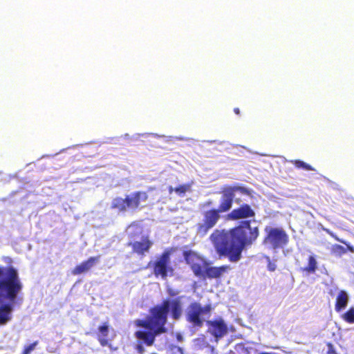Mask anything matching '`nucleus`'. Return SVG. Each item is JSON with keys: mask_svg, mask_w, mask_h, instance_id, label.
<instances>
[{"mask_svg": "<svg viewBox=\"0 0 354 354\" xmlns=\"http://www.w3.org/2000/svg\"><path fill=\"white\" fill-rule=\"evenodd\" d=\"M349 297L345 290H340L336 297L335 304V310L339 313L344 310L348 303Z\"/></svg>", "mask_w": 354, "mask_h": 354, "instance_id": "nucleus-14", "label": "nucleus"}, {"mask_svg": "<svg viewBox=\"0 0 354 354\" xmlns=\"http://www.w3.org/2000/svg\"><path fill=\"white\" fill-rule=\"evenodd\" d=\"M190 187L189 184L180 185L174 189V192L179 196H183L190 189Z\"/></svg>", "mask_w": 354, "mask_h": 354, "instance_id": "nucleus-19", "label": "nucleus"}, {"mask_svg": "<svg viewBox=\"0 0 354 354\" xmlns=\"http://www.w3.org/2000/svg\"><path fill=\"white\" fill-rule=\"evenodd\" d=\"M174 189H175V188H173L171 186H169V187H168L169 193V194H171L173 192H174Z\"/></svg>", "mask_w": 354, "mask_h": 354, "instance_id": "nucleus-25", "label": "nucleus"}, {"mask_svg": "<svg viewBox=\"0 0 354 354\" xmlns=\"http://www.w3.org/2000/svg\"><path fill=\"white\" fill-rule=\"evenodd\" d=\"M146 192L137 191L131 194L126 195L125 198H114L111 203V208L115 209L118 213H124L127 209L136 210L140 208V203L148 200Z\"/></svg>", "mask_w": 354, "mask_h": 354, "instance_id": "nucleus-6", "label": "nucleus"}, {"mask_svg": "<svg viewBox=\"0 0 354 354\" xmlns=\"http://www.w3.org/2000/svg\"><path fill=\"white\" fill-rule=\"evenodd\" d=\"M340 317L348 324H354V307L349 308Z\"/></svg>", "mask_w": 354, "mask_h": 354, "instance_id": "nucleus-17", "label": "nucleus"}, {"mask_svg": "<svg viewBox=\"0 0 354 354\" xmlns=\"http://www.w3.org/2000/svg\"><path fill=\"white\" fill-rule=\"evenodd\" d=\"M207 325L209 327V332L217 339L223 337L227 333V326L221 318L207 321Z\"/></svg>", "mask_w": 354, "mask_h": 354, "instance_id": "nucleus-11", "label": "nucleus"}, {"mask_svg": "<svg viewBox=\"0 0 354 354\" xmlns=\"http://www.w3.org/2000/svg\"><path fill=\"white\" fill-rule=\"evenodd\" d=\"M22 288L17 269L0 266V326L12 319L13 304Z\"/></svg>", "mask_w": 354, "mask_h": 354, "instance_id": "nucleus-3", "label": "nucleus"}, {"mask_svg": "<svg viewBox=\"0 0 354 354\" xmlns=\"http://www.w3.org/2000/svg\"><path fill=\"white\" fill-rule=\"evenodd\" d=\"M288 242V236L281 228H270L263 240L264 243H268L273 249L281 248Z\"/></svg>", "mask_w": 354, "mask_h": 354, "instance_id": "nucleus-9", "label": "nucleus"}, {"mask_svg": "<svg viewBox=\"0 0 354 354\" xmlns=\"http://www.w3.org/2000/svg\"><path fill=\"white\" fill-rule=\"evenodd\" d=\"M183 302L181 297L173 299H164L160 304L156 305L149 309V315L146 319H138L136 325L149 330H137L134 333L135 337L138 340L135 349L140 354H143L145 348L143 344L147 346H152L156 337L167 332L165 324L167 322L168 315L174 320H178L183 315Z\"/></svg>", "mask_w": 354, "mask_h": 354, "instance_id": "nucleus-2", "label": "nucleus"}, {"mask_svg": "<svg viewBox=\"0 0 354 354\" xmlns=\"http://www.w3.org/2000/svg\"><path fill=\"white\" fill-rule=\"evenodd\" d=\"M268 270L273 272L276 270V265L274 263L269 262L268 264Z\"/></svg>", "mask_w": 354, "mask_h": 354, "instance_id": "nucleus-22", "label": "nucleus"}, {"mask_svg": "<svg viewBox=\"0 0 354 354\" xmlns=\"http://www.w3.org/2000/svg\"><path fill=\"white\" fill-rule=\"evenodd\" d=\"M291 162L297 169H303L306 171H315V168H313L309 164L304 162L303 160H292Z\"/></svg>", "mask_w": 354, "mask_h": 354, "instance_id": "nucleus-18", "label": "nucleus"}, {"mask_svg": "<svg viewBox=\"0 0 354 354\" xmlns=\"http://www.w3.org/2000/svg\"><path fill=\"white\" fill-rule=\"evenodd\" d=\"M100 256L91 257L87 260L77 265L71 271L73 275H79L89 271L100 260Z\"/></svg>", "mask_w": 354, "mask_h": 354, "instance_id": "nucleus-12", "label": "nucleus"}, {"mask_svg": "<svg viewBox=\"0 0 354 354\" xmlns=\"http://www.w3.org/2000/svg\"><path fill=\"white\" fill-rule=\"evenodd\" d=\"M183 256L186 263L190 267L194 275L203 279H219L224 273L231 270L230 265L209 266V263L197 252L193 250H185Z\"/></svg>", "mask_w": 354, "mask_h": 354, "instance_id": "nucleus-5", "label": "nucleus"}, {"mask_svg": "<svg viewBox=\"0 0 354 354\" xmlns=\"http://www.w3.org/2000/svg\"><path fill=\"white\" fill-rule=\"evenodd\" d=\"M326 346L328 348L326 354H337V353L336 352V351L331 342H327Z\"/></svg>", "mask_w": 354, "mask_h": 354, "instance_id": "nucleus-21", "label": "nucleus"}, {"mask_svg": "<svg viewBox=\"0 0 354 354\" xmlns=\"http://www.w3.org/2000/svg\"><path fill=\"white\" fill-rule=\"evenodd\" d=\"M332 236L337 241L341 242L346 245V248L343 246L335 244L333 245L330 249L331 254L336 257H342L343 254H346L347 251L354 253V247L347 243L346 241L339 239L337 236L332 234Z\"/></svg>", "mask_w": 354, "mask_h": 354, "instance_id": "nucleus-13", "label": "nucleus"}, {"mask_svg": "<svg viewBox=\"0 0 354 354\" xmlns=\"http://www.w3.org/2000/svg\"><path fill=\"white\" fill-rule=\"evenodd\" d=\"M236 202L237 203H240V200H239V199L236 200Z\"/></svg>", "mask_w": 354, "mask_h": 354, "instance_id": "nucleus-27", "label": "nucleus"}, {"mask_svg": "<svg viewBox=\"0 0 354 354\" xmlns=\"http://www.w3.org/2000/svg\"><path fill=\"white\" fill-rule=\"evenodd\" d=\"M174 248L165 249L156 259L148 263V267H151L153 274L157 278L160 277L166 279L168 277H172L174 274V268L171 265L170 257L175 252Z\"/></svg>", "mask_w": 354, "mask_h": 354, "instance_id": "nucleus-7", "label": "nucleus"}, {"mask_svg": "<svg viewBox=\"0 0 354 354\" xmlns=\"http://www.w3.org/2000/svg\"><path fill=\"white\" fill-rule=\"evenodd\" d=\"M127 245L131 248L132 253L143 257L149 252L153 245V241L148 236H142L140 241L129 242Z\"/></svg>", "mask_w": 354, "mask_h": 354, "instance_id": "nucleus-10", "label": "nucleus"}, {"mask_svg": "<svg viewBox=\"0 0 354 354\" xmlns=\"http://www.w3.org/2000/svg\"><path fill=\"white\" fill-rule=\"evenodd\" d=\"M97 339L102 346H106L109 344V324L107 322L103 323L98 327Z\"/></svg>", "mask_w": 354, "mask_h": 354, "instance_id": "nucleus-15", "label": "nucleus"}, {"mask_svg": "<svg viewBox=\"0 0 354 354\" xmlns=\"http://www.w3.org/2000/svg\"><path fill=\"white\" fill-rule=\"evenodd\" d=\"M167 292H168L169 295L171 297H174V296L177 295L178 293V292H176L172 289H169L167 290Z\"/></svg>", "mask_w": 354, "mask_h": 354, "instance_id": "nucleus-23", "label": "nucleus"}, {"mask_svg": "<svg viewBox=\"0 0 354 354\" xmlns=\"http://www.w3.org/2000/svg\"><path fill=\"white\" fill-rule=\"evenodd\" d=\"M239 192L243 195L251 196L252 191L245 186L225 185L220 192L221 198L217 208H211L203 214V220L196 224V234L205 236L212 229L221 218V214L231 210L234 201L235 193Z\"/></svg>", "mask_w": 354, "mask_h": 354, "instance_id": "nucleus-4", "label": "nucleus"}, {"mask_svg": "<svg viewBox=\"0 0 354 354\" xmlns=\"http://www.w3.org/2000/svg\"><path fill=\"white\" fill-rule=\"evenodd\" d=\"M207 205H212V201H208V202H207Z\"/></svg>", "mask_w": 354, "mask_h": 354, "instance_id": "nucleus-26", "label": "nucleus"}, {"mask_svg": "<svg viewBox=\"0 0 354 354\" xmlns=\"http://www.w3.org/2000/svg\"><path fill=\"white\" fill-rule=\"evenodd\" d=\"M234 112L236 114V115H239L240 114V110L239 108H234Z\"/></svg>", "mask_w": 354, "mask_h": 354, "instance_id": "nucleus-24", "label": "nucleus"}, {"mask_svg": "<svg viewBox=\"0 0 354 354\" xmlns=\"http://www.w3.org/2000/svg\"><path fill=\"white\" fill-rule=\"evenodd\" d=\"M211 307L209 305L202 307L198 302L191 303L187 308L186 319L194 326L201 327L203 324V320L201 316L203 314L209 313Z\"/></svg>", "mask_w": 354, "mask_h": 354, "instance_id": "nucleus-8", "label": "nucleus"}, {"mask_svg": "<svg viewBox=\"0 0 354 354\" xmlns=\"http://www.w3.org/2000/svg\"><path fill=\"white\" fill-rule=\"evenodd\" d=\"M37 344L38 341H35L32 344L26 346L21 354H30L35 348Z\"/></svg>", "mask_w": 354, "mask_h": 354, "instance_id": "nucleus-20", "label": "nucleus"}, {"mask_svg": "<svg viewBox=\"0 0 354 354\" xmlns=\"http://www.w3.org/2000/svg\"><path fill=\"white\" fill-rule=\"evenodd\" d=\"M255 216V211L248 203H243L230 212L227 219L243 221L229 230H215L211 234L209 239L220 257H227L230 262H237L242 258L245 248L252 245L259 234V227H252L251 221L248 220Z\"/></svg>", "mask_w": 354, "mask_h": 354, "instance_id": "nucleus-1", "label": "nucleus"}, {"mask_svg": "<svg viewBox=\"0 0 354 354\" xmlns=\"http://www.w3.org/2000/svg\"><path fill=\"white\" fill-rule=\"evenodd\" d=\"M317 269V262L314 256L310 255L308 259V266L301 268V270L306 274H313Z\"/></svg>", "mask_w": 354, "mask_h": 354, "instance_id": "nucleus-16", "label": "nucleus"}]
</instances>
